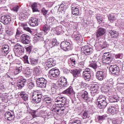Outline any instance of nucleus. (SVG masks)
<instances>
[{
  "mask_svg": "<svg viewBox=\"0 0 124 124\" xmlns=\"http://www.w3.org/2000/svg\"><path fill=\"white\" fill-rule=\"evenodd\" d=\"M116 59H122V55L119 54L115 55L110 52H105L102 56V61L104 63H113Z\"/></svg>",
  "mask_w": 124,
  "mask_h": 124,
  "instance_id": "obj_1",
  "label": "nucleus"
},
{
  "mask_svg": "<svg viewBox=\"0 0 124 124\" xmlns=\"http://www.w3.org/2000/svg\"><path fill=\"white\" fill-rule=\"evenodd\" d=\"M98 103L97 105L100 109L105 108L107 106V101L106 100V97L104 96H99L97 100Z\"/></svg>",
  "mask_w": 124,
  "mask_h": 124,
  "instance_id": "obj_2",
  "label": "nucleus"
},
{
  "mask_svg": "<svg viewBox=\"0 0 124 124\" xmlns=\"http://www.w3.org/2000/svg\"><path fill=\"white\" fill-rule=\"evenodd\" d=\"M41 98H42V93L41 92H38V91H37V92L33 93L32 100L35 103H39L41 101Z\"/></svg>",
  "mask_w": 124,
  "mask_h": 124,
  "instance_id": "obj_3",
  "label": "nucleus"
},
{
  "mask_svg": "<svg viewBox=\"0 0 124 124\" xmlns=\"http://www.w3.org/2000/svg\"><path fill=\"white\" fill-rule=\"evenodd\" d=\"M55 101V102L61 103V104H62L63 106H64V107H68L66 98L62 95H59V96L56 97Z\"/></svg>",
  "mask_w": 124,
  "mask_h": 124,
  "instance_id": "obj_4",
  "label": "nucleus"
},
{
  "mask_svg": "<svg viewBox=\"0 0 124 124\" xmlns=\"http://www.w3.org/2000/svg\"><path fill=\"white\" fill-rule=\"evenodd\" d=\"M37 85L39 88L44 89L47 85V80L44 78H37L36 80Z\"/></svg>",
  "mask_w": 124,
  "mask_h": 124,
  "instance_id": "obj_5",
  "label": "nucleus"
},
{
  "mask_svg": "<svg viewBox=\"0 0 124 124\" xmlns=\"http://www.w3.org/2000/svg\"><path fill=\"white\" fill-rule=\"evenodd\" d=\"M93 49L89 46H85L81 48V54H85L86 55L93 54Z\"/></svg>",
  "mask_w": 124,
  "mask_h": 124,
  "instance_id": "obj_6",
  "label": "nucleus"
},
{
  "mask_svg": "<svg viewBox=\"0 0 124 124\" xmlns=\"http://www.w3.org/2000/svg\"><path fill=\"white\" fill-rule=\"evenodd\" d=\"M61 74V72L59 69L53 68L49 71V76L52 78H57Z\"/></svg>",
  "mask_w": 124,
  "mask_h": 124,
  "instance_id": "obj_7",
  "label": "nucleus"
},
{
  "mask_svg": "<svg viewBox=\"0 0 124 124\" xmlns=\"http://www.w3.org/2000/svg\"><path fill=\"white\" fill-rule=\"evenodd\" d=\"M110 73L118 76L120 74V68L117 65H112L109 68Z\"/></svg>",
  "mask_w": 124,
  "mask_h": 124,
  "instance_id": "obj_8",
  "label": "nucleus"
},
{
  "mask_svg": "<svg viewBox=\"0 0 124 124\" xmlns=\"http://www.w3.org/2000/svg\"><path fill=\"white\" fill-rule=\"evenodd\" d=\"M62 93L63 94H66L69 96H73V97L75 96V92H74L73 88L71 86H70L68 89L63 91Z\"/></svg>",
  "mask_w": 124,
  "mask_h": 124,
  "instance_id": "obj_9",
  "label": "nucleus"
},
{
  "mask_svg": "<svg viewBox=\"0 0 124 124\" xmlns=\"http://www.w3.org/2000/svg\"><path fill=\"white\" fill-rule=\"evenodd\" d=\"M83 77L86 81H90L91 80V69H85L82 73Z\"/></svg>",
  "mask_w": 124,
  "mask_h": 124,
  "instance_id": "obj_10",
  "label": "nucleus"
},
{
  "mask_svg": "<svg viewBox=\"0 0 124 124\" xmlns=\"http://www.w3.org/2000/svg\"><path fill=\"white\" fill-rule=\"evenodd\" d=\"M106 77V73L103 70L97 71L96 73V77L99 81H102Z\"/></svg>",
  "mask_w": 124,
  "mask_h": 124,
  "instance_id": "obj_11",
  "label": "nucleus"
},
{
  "mask_svg": "<svg viewBox=\"0 0 124 124\" xmlns=\"http://www.w3.org/2000/svg\"><path fill=\"white\" fill-rule=\"evenodd\" d=\"M30 39V38L29 35L24 34L21 35L20 40L22 43L25 45H28V44H30V43L31 42Z\"/></svg>",
  "mask_w": 124,
  "mask_h": 124,
  "instance_id": "obj_12",
  "label": "nucleus"
},
{
  "mask_svg": "<svg viewBox=\"0 0 124 124\" xmlns=\"http://www.w3.org/2000/svg\"><path fill=\"white\" fill-rule=\"evenodd\" d=\"M61 48L63 51H69L70 50V43L68 41H64L61 43Z\"/></svg>",
  "mask_w": 124,
  "mask_h": 124,
  "instance_id": "obj_13",
  "label": "nucleus"
},
{
  "mask_svg": "<svg viewBox=\"0 0 124 124\" xmlns=\"http://www.w3.org/2000/svg\"><path fill=\"white\" fill-rule=\"evenodd\" d=\"M119 112V108L114 106L108 107L107 110V113L109 115H115Z\"/></svg>",
  "mask_w": 124,
  "mask_h": 124,
  "instance_id": "obj_14",
  "label": "nucleus"
},
{
  "mask_svg": "<svg viewBox=\"0 0 124 124\" xmlns=\"http://www.w3.org/2000/svg\"><path fill=\"white\" fill-rule=\"evenodd\" d=\"M1 22L4 25H8L11 22V16L9 15L2 16L1 17Z\"/></svg>",
  "mask_w": 124,
  "mask_h": 124,
  "instance_id": "obj_15",
  "label": "nucleus"
},
{
  "mask_svg": "<svg viewBox=\"0 0 124 124\" xmlns=\"http://www.w3.org/2000/svg\"><path fill=\"white\" fill-rule=\"evenodd\" d=\"M9 46L7 45H4L2 46L1 49L0 50L1 52V56H6L9 53Z\"/></svg>",
  "mask_w": 124,
  "mask_h": 124,
  "instance_id": "obj_16",
  "label": "nucleus"
},
{
  "mask_svg": "<svg viewBox=\"0 0 124 124\" xmlns=\"http://www.w3.org/2000/svg\"><path fill=\"white\" fill-rule=\"evenodd\" d=\"M4 117L7 121H13L15 119V116L14 115V113L10 112H6L4 114Z\"/></svg>",
  "mask_w": 124,
  "mask_h": 124,
  "instance_id": "obj_17",
  "label": "nucleus"
},
{
  "mask_svg": "<svg viewBox=\"0 0 124 124\" xmlns=\"http://www.w3.org/2000/svg\"><path fill=\"white\" fill-rule=\"evenodd\" d=\"M23 74L27 78H31V74H32V70L31 69L30 67H26V70L23 71Z\"/></svg>",
  "mask_w": 124,
  "mask_h": 124,
  "instance_id": "obj_18",
  "label": "nucleus"
},
{
  "mask_svg": "<svg viewBox=\"0 0 124 124\" xmlns=\"http://www.w3.org/2000/svg\"><path fill=\"white\" fill-rule=\"evenodd\" d=\"M88 94V93L87 92V91H84V92L82 93L80 95L81 98L83 99L85 102H90V101H92V100H91V98L89 97Z\"/></svg>",
  "mask_w": 124,
  "mask_h": 124,
  "instance_id": "obj_19",
  "label": "nucleus"
},
{
  "mask_svg": "<svg viewBox=\"0 0 124 124\" xmlns=\"http://www.w3.org/2000/svg\"><path fill=\"white\" fill-rule=\"evenodd\" d=\"M108 33L111 38L114 39L119 37V32L116 31L114 30H109Z\"/></svg>",
  "mask_w": 124,
  "mask_h": 124,
  "instance_id": "obj_20",
  "label": "nucleus"
},
{
  "mask_svg": "<svg viewBox=\"0 0 124 124\" xmlns=\"http://www.w3.org/2000/svg\"><path fill=\"white\" fill-rule=\"evenodd\" d=\"M30 26L31 27H36L39 23H38V19L35 17H32L29 21Z\"/></svg>",
  "mask_w": 124,
  "mask_h": 124,
  "instance_id": "obj_21",
  "label": "nucleus"
},
{
  "mask_svg": "<svg viewBox=\"0 0 124 124\" xmlns=\"http://www.w3.org/2000/svg\"><path fill=\"white\" fill-rule=\"evenodd\" d=\"M54 62L55 61H54L53 59H48L46 62V67H48V68H50V67H53V66H55V65H56V64Z\"/></svg>",
  "mask_w": 124,
  "mask_h": 124,
  "instance_id": "obj_22",
  "label": "nucleus"
},
{
  "mask_svg": "<svg viewBox=\"0 0 124 124\" xmlns=\"http://www.w3.org/2000/svg\"><path fill=\"white\" fill-rule=\"evenodd\" d=\"M82 70L76 69L74 70H71L70 72L73 75L74 78H77L79 76V74L81 73Z\"/></svg>",
  "mask_w": 124,
  "mask_h": 124,
  "instance_id": "obj_23",
  "label": "nucleus"
},
{
  "mask_svg": "<svg viewBox=\"0 0 124 124\" xmlns=\"http://www.w3.org/2000/svg\"><path fill=\"white\" fill-rule=\"evenodd\" d=\"M105 32H106V31L105 30V29L103 28H99V30H97L96 34L97 38H98V37H100V36H102V35H104Z\"/></svg>",
  "mask_w": 124,
  "mask_h": 124,
  "instance_id": "obj_24",
  "label": "nucleus"
},
{
  "mask_svg": "<svg viewBox=\"0 0 124 124\" xmlns=\"http://www.w3.org/2000/svg\"><path fill=\"white\" fill-rule=\"evenodd\" d=\"M26 82H27V80L25 79H22L18 81L17 86L20 90H21L22 88L25 86Z\"/></svg>",
  "mask_w": 124,
  "mask_h": 124,
  "instance_id": "obj_25",
  "label": "nucleus"
},
{
  "mask_svg": "<svg viewBox=\"0 0 124 124\" xmlns=\"http://www.w3.org/2000/svg\"><path fill=\"white\" fill-rule=\"evenodd\" d=\"M52 31L55 33V34H62V26H58L55 28V30H52Z\"/></svg>",
  "mask_w": 124,
  "mask_h": 124,
  "instance_id": "obj_26",
  "label": "nucleus"
},
{
  "mask_svg": "<svg viewBox=\"0 0 124 124\" xmlns=\"http://www.w3.org/2000/svg\"><path fill=\"white\" fill-rule=\"evenodd\" d=\"M72 37L76 40V41H78V40H80L82 37V36L78 32H74L72 35Z\"/></svg>",
  "mask_w": 124,
  "mask_h": 124,
  "instance_id": "obj_27",
  "label": "nucleus"
},
{
  "mask_svg": "<svg viewBox=\"0 0 124 124\" xmlns=\"http://www.w3.org/2000/svg\"><path fill=\"white\" fill-rule=\"evenodd\" d=\"M55 108H54V112H56L58 111V110H59L62 108V107H64V106L62 105V103H59V102H55Z\"/></svg>",
  "mask_w": 124,
  "mask_h": 124,
  "instance_id": "obj_28",
  "label": "nucleus"
},
{
  "mask_svg": "<svg viewBox=\"0 0 124 124\" xmlns=\"http://www.w3.org/2000/svg\"><path fill=\"white\" fill-rule=\"evenodd\" d=\"M31 8L33 12H39L38 10V7L37 6V3L36 2H34L31 5Z\"/></svg>",
  "mask_w": 124,
  "mask_h": 124,
  "instance_id": "obj_29",
  "label": "nucleus"
},
{
  "mask_svg": "<svg viewBox=\"0 0 124 124\" xmlns=\"http://www.w3.org/2000/svg\"><path fill=\"white\" fill-rule=\"evenodd\" d=\"M99 89V86H98L96 84H93L91 86L90 90L91 92H95V93H98Z\"/></svg>",
  "mask_w": 124,
  "mask_h": 124,
  "instance_id": "obj_30",
  "label": "nucleus"
},
{
  "mask_svg": "<svg viewBox=\"0 0 124 124\" xmlns=\"http://www.w3.org/2000/svg\"><path fill=\"white\" fill-rule=\"evenodd\" d=\"M50 26L49 25H44V26L43 27V31H44V32L45 33V34H47V33H48V32H49L50 31Z\"/></svg>",
  "mask_w": 124,
  "mask_h": 124,
  "instance_id": "obj_31",
  "label": "nucleus"
},
{
  "mask_svg": "<svg viewBox=\"0 0 124 124\" xmlns=\"http://www.w3.org/2000/svg\"><path fill=\"white\" fill-rule=\"evenodd\" d=\"M20 96L24 101H27V100L29 99V95L27 94V93L24 92H21Z\"/></svg>",
  "mask_w": 124,
  "mask_h": 124,
  "instance_id": "obj_32",
  "label": "nucleus"
},
{
  "mask_svg": "<svg viewBox=\"0 0 124 124\" xmlns=\"http://www.w3.org/2000/svg\"><path fill=\"white\" fill-rule=\"evenodd\" d=\"M67 107H62L61 108H59V109H57L56 111H55L57 115H63V113H64V109L66 108Z\"/></svg>",
  "mask_w": 124,
  "mask_h": 124,
  "instance_id": "obj_33",
  "label": "nucleus"
},
{
  "mask_svg": "<svg viewBox=\"0 0 124 124\" xmlns=\"http://www.w3.org/2000/svg\"><path fill=\"white\" fill-rule=\"evenodd\" d=\"M72 14L73 15H79V9L76 7H72Z\"/></svg>",
  "mask_w": 124,
  "mask_h": 124,
  "instance_id": "obj_34",
  "label": "nucleus"
},
{
  "mask_svg": "<svg viewBox=\"0 0 124 124\" xmlns=\"http://www.w3.org/2000/svg\"><path fill=\"white\" fill-rule=\"evenodd\" d=\"M110 122L112 123V124H122L123 123V120L120 119H110Z\"/></svg>",
  "mask_w": 124,
  "mask_h": 124,
  "instance_id": "obj_35",
  "label": "nucleus"
},
{
  "mask_svg": "<svg viewBox=\"0 0 124 124\" xmlns=\"http://www.w3.org/2000/svg\"><path fill=\"white\" fill-rule=\"evenodd\" d=\"M69 64L70 65L71 64L73 66H74L77 64V61L74 57H72L70 59V62Z\"/></svg>",
  "mask_w": 124,
  "mask_h": 124,
  "instance_id": "obj_36",
  "label": "nucleus"
},
{
  "mask_svg": "<svg viewBox=\"0 0 124 124\" xmlns=\"http://www.w3.org/2000/svg\"><path fill=\"white\" fill-rule=\"evenodd\" d=\"M30 64L31 65H37L38 64V59L30 58Z\"/></svg>",
  "mask_w": 124,
  "mask_h": 124,
  "instance_id": "obj_37",
  "label": "nucleus"
},
{
  "mask_svg": "<svg viewBox=\"0 0 124 124\" xmlns=\"http://www.w3.org/2000/svg\"><path fill=\"white\" fill-rule=\"evenodd\" d=\"M13 34H14V31H13L12 30L7 31L5 33V37L6 36H8V37H9L10 36L13 35Z\"/></svg>",
  "mask_w": 124,
  "mask_h": 124,
  "instance_id": "obj_38",
  "label": "nucleus"
},
{
  "mask_svg": "<svg viewBox=\"0 0 124 124\" xmlns=\"http://www.w3.org/2000/svg\"><path fill=\"white\" fill-rule=\"evenodd\" d=\"M48 10H46L45 8H43L41 9V12L42 14L44 15V16H45L46 18L47 19L48 18V15H47V13H48Z\"/></svg>",
  "mask_w": 124,
  "mask_h": 124,
  "instance_id": "obj_39",
  "label": "nucleus"
},
{
  "mask_svg": "<svg viewBox=\"0 0 124 124\" xmlns=\"http://www.w3.org/2000/svg\"><path fill=\"white\" fill-rule=\"evenodd\" d=\"M23 70V67L20 66L17 67L15 70V75H17L20 73V72H22V70Z\"/></svg>",
  "mask_w": 124,
  "mask_h": 124,
  "instance_id": "obj_40",
  "label": "nucleus"
},
{
  "mask_svg": "<svg viewBox=\"0 0 124 124\" xmlns=\"http://www.w3.org/2000/svg\"><path fill=\"white\" fill-rule=\"evenodd\" d=\"M15 48L14 51L16 52L17 50H20V49H22V48H24L22 46L20 45V44H16L15 46Z\"/></svg>",
  "mask_w": 124,
  "mask_h": 124,
  "instance_id": "obj_41",
  "label": "nucleus"
},
{
  "mask_svg": "<svg viewBox=\"0 0 124 124\" xmlns=\"http://www.w3.org/2000/svg\"><path fill=\"white\" fill-rule=\"evenodd\" d=\"M25 51V49L24 47L15 51V53H16V54H18L20 56H22L23 54H24V52Z\"/></svg>",
  "mask_w": 124,
  "mask_h": 124,
  "instance_id": "obj_42",
  "label": "nucleus"
},
{
  "mask_svg": "<svg viewBox=\"0 0 124 124\" xmlns=\"http://www.w3.org/2000/svg\"><path fill=\"white\" fill-rule=\"evenodd\" d=\"M23 61L24 63H27L30 64V62H29V56L25 55L23 57Z\"/></svg>",
  "mask_w": 124,
  "mask_h": 124,
  "instance_id": "obj_43",
  "label": "nucleus"
},
{
  "mask_svg": "<svg viewBox=\"0 0 124 124\" xmlns=\"http://www.w3.org/2000/svg\"><path fill=\"white\" fill-rule=\"evenodd\" d=\"M70 124H81V120L79 119H75L70 121Z\"/></svg>",
  "mask_w": 124,
  "mask_h": 124,
  "instance_id": "obj_44",
  "label": "nucleus"
},
{
  "mask_svg": "<svg viewBox=\"0 0 124 124\" xmlns=\"http://www.w3.org/2000/svg\"><path fill=\"white\" fill-rule=\"evenodd\" d=\"M119 99L116 97H109V102L111 103H113V102H117Z\"/></svg>",
  "mask_w": 124,
  "mask_h": 124,
  "instance_id": "obj_45",
  "label": "nucleus"
},
{
  "mask_svg": "<svg viewBox=\"0 0 124 124\" xmlns=\"http://www.w3.org/2000/svg\"><path fill=\"white\" fill-rule=\"evenodd\" d=\"M89 66H90V67H92V68H93V69H96V68H97V62H92L90 65Z\"/></svg>",
  "mask_w": 124,
  "mask_h": 124,
  "instance_id": "obj_46",
  "label": "nucleus"
},
{
  "mask_svg": "<svg viewBox=\"0 0 124 124\" xmlns=\"http://www.w3.org/2000/svg\"><path fill=\"white\" fill-rule=\"evenodd\" d=\"M34 86V83L32 81H29L27 84V87L30 89H33Z\"/></svg>",
  "mask_w": 124,
  "mask_h": 124,
  "instance_id": "obj_47",
  "label": "nucleus"
},
{
  "mask_svg": "<svg viewBox=\"0 0 124 124\" xmlns=\"http://www.w3.org/2000/svg\"><path fill=\"white\" fill-rule=\"evenodd\" d=\"M46 19H47V21H48L49 23H55V22H57V19L53 16H50L48 18H47Z\"/></svg>",
  "mask_w": 124,
  "mask_h": 124,
  "instance_id": "obj_48",
  "label": "nucleus"
},
{
  "mask_svg": "<svg viewBox=\"0 0 124 124\" xmlns=\"http://www.w3.org/2000/svg\"><path fill=\"white\" fill-rule=\"evenodd\" d=\"M65 8H64V4H61L58 8V11L59 12H62V11H64Z\"/></svg>",
  "mask_w": 124,
  "mask_h": 124,
  "instance_id": "obj_49",
  "label": "nucleus"
},
{
  "mask_svg": "<svg viewBox=\"0 0 124 124\" xmlns=\"http://www.w3.org/2000/svg\"><path fill=\"white\" fill-rule=\"evenodd\" d=\"M60 85L61 86H62V87H64L65 88L68 87V83L67 82L66 78L65 80L62 82V83H60Z\"/></svg>",
  "mask_w": 124,
  "mask_h": 124,
  "instance_id": "obj_50",
  "label": "nucleus"
},
{
  "mask_svg": "<svg viewBox=\"0 0 124 124\" xmlns=\"http://www.w3.org/2000/svg\"><path fill=\"white\" fill-rule=\"evenodd\" d=\"M22 34V31L20 30V29H17L16 30V38H17V37H19L20 35Z\"/></svg>",
  "mask_w": 124,
  "mask_h": 124,
  "instance_id": "obj_51",
  "label": "nucleus"
},
{
  "mask_svg": "<svg viewBox=\"0 0 124 124\" xmlns=\"http://www.w3.org/2000/svg\"><path fill=\"white\" fill-rule=\"evenodd\" d=\"M100 47H101V49H104L105 48L108 47V44H107V43L106 42H104L103 44L100 45Z\"/></svg>",
  "mask_w": 124,
  "mask_h": 124,
  "instance_id": "obj_52",
  "label": "nucleus"
},
{
  "mask_svg": "<svg viewBox=\"0 0 124 124\" xmlns=\"http://www.w3.org/2000/svg\"><path fill=\"white\" fill-rule=\"evenodd\" d=\"M108 18L109 21H115V20H116V17L111 15H108Z\"/></svg>",
  "mask_w": 124,
  "mask_h": 124,
  "instance_id": "obj_53",
  "label": "nucleus"
},
{
  "mask_svg": "<svg viewBox=\"0 0 124 124\" xmlns=\"http://www.w3.org/2000/svg\"><path fill=\"white\" fill-rule=\"evenodd\" d=\"M106 117L107 116L106 115H104L102 116H99L97 119L98 121L100 122V121H103V120H105V119H106Z\"/></svg>",
  "mask_w": 124,
  "mask_h": 124,
  "instance_id": "obj_54",
  "label": "nucleus"
},
{
  "mask_svg": "<svg viewBox=\"0 0 124 124\" xmlns=\"http://www.w3.org/2000/svg\"><path fill=\"white\" fill-rule=\"evenodd\" d=\"M52 44L53 46H58L59 45V43H58L57 39H53L52 42Z\"/></svg>",
  "mask_w": 124,
  "mask_h": 124,
  "instance_id": "obj_55",
  "label": "nucleus"
},
{
  "mask_svg": "<svg viewBox=\"0 0 124 124\" xmlns=\"http://www.w3.org/2000/svg\"><path fill=\"white\" fill-rule=\"evenodd\" d=\"M34 71H35L36 74H39L40 73V68L39 67H35L34 68Z\"/></svg>",
  "mask_w": 124,
  "mask_h": 124,
  "instance_id": "obj_56",
  "label": "nucleus"
},
{
  "mask_svg": "<svg viewBox=\"0 0 124 124\" xmlns=\"http://www.w3.org/2000/svg\"><path fill=\"white\" fill-rule=\"evenodd\" d=\"M25 49H26L27 52H29V54H31V51L32 50V46H29L27 47H25Z\"/></svg>",
  "mask_w": 124,
  "mask_h": 124,
  "instance_id": "obj_57",
  "label": "nucleus"
},
{
  "mask_svg": "<svg viewBox=\"0 0 124 124\" xmlns=\"http://www.w3.org/2000/svg\"><path fill=\"white\" fill-rule=\"evenodd\" d=\"M84 63L85 62H84V61H81L78 62V66H79L80 67H82V68H84Z\"/></svg>",
  "mask_w": 124,
  "mask_h": 124,
  "instance_id": "obj_58",
  "label": "nucleus"
},
{
  "mask_svg": "<svg viewBox=\"0 0 124 124\" xmlns=\"http://www.w3.org/2000/svg\"><path fill=\"white\" fill-rule=\"evenodd\" d=\"M23 29L24 30V31H28V32L31 33V28L29 27H23Z\"/></svg>",
  "mask_w": 124,
  "mask_h": 124,
  "instance_id": "obj_59",
  "label": "nucleus"
},
{
  "mask_svg": "<svg viewBox=\"0 0 124 124\" xmlns=\"http://www.w3.org/2000/svg\"><path fill=\"white\" fill-rule=\"evenodd\" d=\"M97 20L98 22L99 23V24H100V23H102L103 19L102 18V17H101V16H97Z\"/></svg>",
  "mask_w": 124,
  "mask_h": 124,
  "instance_id": "obj_60",
  "label": "nucleus"
},
{
  "mask_svg": "<svg viewBox=\"0 0 124 124\" xmlns=\"http://www.w3.org/2000/svg\"><path fill=\"white\" fill-rule=\"evenodd\" d=\"M66 79L64 77H61L59 79V82H60V84L62 83L64 80Z\"/></svg>",
  "mask_w": 124,
  "mask_h": 124,
  "instance_id": "obj_61",
  "label": "nucleus"
},
{
  "mask_svg": "<svg viewBox=\"0 0 124 124\" xmlns=\"http://www.w3.org/2000/svg\"><path fill=\"white\" fill-rule=\"evenodd\" d=\"M18 10H19V6L18 5L15 6L12 8V10H13V11H15V12H17Z\"/></svg>",
  "mask_w": 124,
  "mask_h": 124,
  "instance_id": "obj_62",
  "label": "nucleus"
},
{
  "mask_svg": "<svg viewBox=\"0 0 124 124\" xmlns=\"http://www.w3.org/2000/svg\"><path fill=\"white\" fill-rule=\"evenodd\" d=\"M83 119H87L88 118V112L87 111H84L82 115Z\"/></svg>",
  "mask_w": 124,
  "mask_h": 124,
  "instance_id": "obj_63",
  "label": "nucleus"
},
{
  "mask_svg": "<svg viewBox=\"0 0 124 124\" xmlns=\"http://www.w3.org/2000/svg\"><path fill=\"white\" fill-rule=\"evenodd\" d=\"M31 114L32 115L33 118H36V111L35 110H31Z\"/></svg>",
  "mask_w": 124,
  "mask_h": 124,
  "instance_id": "obj_64",
  "label": "nucleus"
}]
</instances>
